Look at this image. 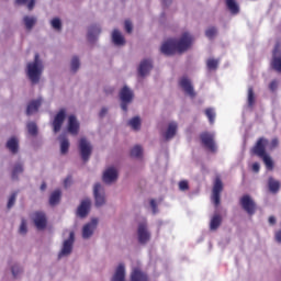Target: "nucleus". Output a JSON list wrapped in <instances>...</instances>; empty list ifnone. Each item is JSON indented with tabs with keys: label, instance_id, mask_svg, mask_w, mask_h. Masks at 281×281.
Listing matches in <instances>:
<instances>
[{
	"label": "nucleus",
	"instance_id": "f257e3e1",
	"mask_svg": "<svg viewBox=\"0 0 281 281\" xmlns=\"http://www.w3.org/2000/svg\"><path fill=\"white\" fill-rule=\"evenodd\" d=\"M194 38L190 33L186 32L182 34V36L177 40H168L165 42L161 47V54H165V56H173V54H183V52H188L190 47H192Z\"/></svg>",
	"mask_w": 281,
	"mask_h": 281
},
{
	"label": "nucleus",
	"instance_id": "f03ea898",
	"mask_svg": "<svg viewBox=\"0 0 281 281\" xmlns=\"http://www.w3.org/2000/svg\"><path fill=\"white\" fill-rule=\"evenodd\" d=\"M126 280V268L124 263H120L115 270L112 281H124ZM130 281H150L148 273L143 271L140 268H133L130 274Z\"/></svg>",
	"mask_w": 281,
	"mask_h": 281
},
{
	"label": "nucleus",
	"instance_id": "7ed1b4c3",
	"mask_svg": "<svg viewBox=\"0 0 281 281\" xmlns=\"http://www.w3.org/2000/svg\"><path fill=\"white\" fill-rule=\"evenodd\" d=\"M41 74H43V64H41L40 55L35 54L34 61L27 64V77L32 85H37Z\"/></svg>",
	"mask_w": 281,
	"mask_h": 281
},
{
	"label": "nucleus",
	"instance_id": "20e7f679",
	"mask_svg": "<svg viewBox=\"0 0 281 281\" xmlns=\"http://www.w3.org/2000/svg\"><path fill=\"white\" fill-rule=\"evenodd\" d=\"M267 146H269V139L259 137L256 144L250 148V155L262 158L267 154Z\"/></svg>",
	"mask_w": 281,
	"mask_h": 281
},
{
	"label": "nucleus",
	"instance_id": "39448f33",
	"mask_svg": "<svg viewBox=\"0 0 281 281\" xmlns=\"http://www.w3.org/2000/svg\"><path fill=\"white\" fill-rule=\"evenodd\" d=\"M79 153L82 161L87 162L90 157L91 153H93V147L91 146V143L87 140V138L82 137L79 139Z\"/></svg>",
	"mask_w": 281,
	"mask_h": 281
},
{
	"label": "nucleus",
	"instance_id": "423d86ee",
	"mask_svg": "<svg viewBox=\"0 0 281 281\" xmlns=\"http://www.w3.org/2000/svg\"><path fill=\"white\" fill-rule=\"evenodd\" d=\"M120 100H121V109L123 111H128V104H131V102H133V90H130L126 86H124L121 91H120Z\"/></svg>",
	"mask_w": 281,
	"mask_h": 281
},
{
	"label": "nucleus",
	"instance_id": "0eeeda50",
	"mask_svg": "<svg viewBox=\"0 0 281 281\" xmlns=\"http://www.w3.org/2000/svg\"><path fill=\"white\" fill-rule=\"evenodd\" d=\"M221 192H223V180H221V177H216L212 190V201L215 207L221 205Z\"/></svg>",
	"mask_w": 281,
	"mask_h": 281
},
{
	"label": "nucleus",
	"instance_id": "6e6552de",
	"mask_svg": "<svg viewBox=\"0 0 281 281\" xmlns=\"http://www.w3.org/2000/svg\"><path fill=\"white\" fill-rule=\"evenodd\" d=\"M201 144L207 148L211 153H216V143L214 142V134L210 132H203L200 134Z\"/></svg>",
	"mask_w": 281,
	"mask_h": 281
},
{
	"label": "nucleus",
	"instance_id": "1a4fd4ad",
	"mask_svg": "<svg viewBox=\"0 0 281 281\" xmlns=\"http://www.w3.org/2000/svg\"><path fill=\"white\" fill-rule=\"evenodd\" d=\"M239 203L245 212L250 216L256 214V202L251 199V195L245 194L240 198Z\"/></svg>",
	"mask_w": 281,
	"mask_h": 281
},
{
	"label": "nucleus",
	"instance_id": "9d476101",
	"mask_svg": "<svg viewBox=\"0 0 281 281\" xmlns=\"http://www.w3.org/2000/svg\"><path fill=\"white\" fill-rule=\"evenodd\" d=\"M65 117H67V111L65 109H60L53 121L54 133H59L60 128H63V124H65Z\"/></svg>",
	"mask_w": 281,
	"mask_h": 281
},
{
	"label": "nucleus",
	"instance_id": "9b49d317",
	"mask_svg": "<svg viewBox=\"0 0 281 281\" xmlns=\"http://www.w3.org/2000/svg\"><path fill=\"white\" fill-rule=\"evenodd\" d=\"M179 85L181 89H183L184 93L191 98H196V92H194V87L192 86V81L188 77H182L179 80Z\"/></svg>",
	"mask_w": 281,
	"mask_h": 281
},
{
	"label": "nucleus",
	"instance_id": "f8f14e48",
	"mask_svg": "<svg viewBox=\"0 0 281 281\" xmlns=\"http://www.w3.org/2000/svg\"><path fill=\"white\" fill-rule=\"evenodd\" d=\"M270 65L274 71H278L279 74H281V49H280V46L278 45L274 47L272 52V60Z\"/></svg>",
	"mask_w": 281,
	"mask_h": 281
},
{
	"label": "nucleus",
	"instance_id": "ddd939ff",
	"mask_svg": "<svg viewBox=\"0 0 281 281\" xmlns=\"http://www.w3.org/2000/svg\"><path fill=\"white\" fill-rule=\"evenodd\" d=\"M74 240H75V234L74 232H70L69 238L66 239L63 244V248L59 252V258H63V256H69L74 249Z\"/></svg>",
	"mask_w": 281,
	"mask_h": 281
},
{
	"label": "nucleus",
	"instance_id": "4468645a",
	"mask_svg": "<svg viewBox=\"0 0 281 281\" xmlns=\"http://www.w3.org/2000/svg\"><path fill=\"white\" fill-rule=\"evenodd\" d=\"M138 243L140 245H146L150 240V233L148 232V227L146 226V223H140L138 225Z\"/></svg>",
	"mask_w": 281,
	"mask_h": 281
},
{
	"label": "nucleus",
	"instance_id": "2eb2a0df",
	"mask_svg": "<svg viewBox=\"0 0 281 281\" xmlns=\"http://www.w3.org/2000/svg\"><path fill=\"white\" fill-rule=\"evenodd\" d=\"M93 194L95 200V206L102 207L106 203V199L104 198V194L102 193V184L95 183L93 187Z\"/></svg>",
	"mask_w": 281,
	"mask_h": 281
},
{
	"label": "nucleus",
	"instance_id": "dca6fc26",
	"mask_svg": "<svg viewBox=\"0 0 281 281\" xmlns=\"http://www.w3.org/2000/svg\"><path fill=\"white\" fill-rule=\"evenodd\" d=\"M33 223L36 229H45L47 227V216L43 212H35Z\"/></svg>",
	"mask_w": 281,
	"mask_h": 281
},
{
	"label": "nucleus",
	"instance_id": "f3484780",
	"mask_svg": "<svg viewBox=\"0 0 281 281\" xmlns=\"http://www.w3.org/2000/svg\"><path fill=\"white\" fill-rule=\"evenodd\" d=\"M80 131V123L78 122V119H76V115L71 114L68 116V133L70 135H78Z\"/></svg>",
	"mask_w": 281,
	"mask_h": 281
},
{
	"label": "nucleus",
	"instance_id": "a211bd4d",
	"mask_svg": "<svg viewBox=\"0 0 281 281\" xmlns=\"http://www.w3.org/2000/svg\"><path fill=\"white\" fill-rule=\"evenodd\" d=\"M89 210H91V200L86 199L78 206L77 214L80 218H85L89 215Z\"/></svg>",
	"mask_w": 281,
	"mask_h": 281
},
{
	"label": "nucleus",
	"instance_id": "6ab92c4d",
	"mask_svg": "<svg viewBox=\"0 0 281 281\" xmlns=\"http://www.w3.org/2000/svg\"><path fill=\"white\" fill-rule=\"evenodd\" d=\"M150 69H153V60L145 59L140 61V65L138 67V76H140V78H144V76H148Z\"/></svg>",
	"mask_w": 281,
	"mask_h": 281
},
{
	"label": "nucleus",
	"instance_id": "aec40b11",
	"mask_svg": "<svg viewBox=\"0 0 281 281\" xmlns=\"http://www.w3.org/2000/svg\"><path fill=\"white\" fill-rule=\"evenodd\" d=\"M103 181L104 183H113V181H117V169L114 167H110L103 172Z\"/></svg>",
	"mask_w": 281,
	"mask_h": 281
},
{
	"label": "nucleus",
	"instance_id": "412c9836",
	"mask_svg": "<svg viewBox=\"0 0 281 281\" xmlns=\"http://www.w3.org/2000/svg\"><path fill=\"white\" fill-rule=\"evenodd\" d=\"M98 226V220H92L91 223H88L82 228V238H91L93 236V229Z\"/></svg>",
	"mask_w": 281,
	"mask_h": 281
},
{
	"label": "nucleus",
	"instance_id": "4be33fe9",
	"mask_svg": "<svg viewBox=\"0 0 281 281\" xmlns=\"http://www.w3.org/2000/svg\"><path fill=\"white\" fill-rule=\"evenodd\" d=\"M41 104H43L42 99L31 101L26 108V115H34V113H37Z\"/></svg>",
	"mask_w": 281,
	"mask_h": 281
},
{
	"label": "nucleus",
	"instance_id": "5701e85b",
	"mask_svg": "<svg viewBox=\"0 0 281 281\" xmlns=\"http://www.w3.org/2000/svg\"><path fill=\"white\" fill-rule=\"evenodd\" d=\"M100 32H102L100 26H98V25L90 26L89 30H88V41H89V43H94V41H97L98 36H100Z\"/></svg>",
	"mask_w": 281,
	"mask_h": 281
},
{
	"label": "nucleus",
	"instance_id": "b1692460",
	"mask_svg": "<svg viewBox=\"0 0 281 281\" xmlns=\"http://www.w3.org/2000/svg\"><path fill=\"white\" fill-rule=\"evenodd\" d=\"M7 148L8 150H10V153H12V155H16V153H19V138L16 137H11L8 142H7Z\"/></svg>",
	"mask_w": 281,
	"mask_h": 281
},
{
	"label": "nucleus",
	"instance_id": "393cba45",
	"mask_svg": "<svg viewBox=\"0 0 281 281\" xmlns=\"http://www.w3.org/2000/svg\"><path fill=\"white\" fill-rule=\"evenodd\" d=\"M177 135V123H170L168 125V128L164 135L165 139L168 142L169 139H172Z\"/></svg>",
	"mask_w": 281,
	"mask_h": 281
},
{
	"label": "nucleus",
	"instance_id": "a878e982",
	"mask_svg": "<svg viewBox=\"0 0 281 281\" xmlns=\"http://www.w3.org/2000/svg\"><path fill=\"white\" fill-rule=\"evenodd\" d=\"M112 41L114 45H124L126 43L124 36H122V33H120L117 29H115L112 33Z\"/></svg>",
	"mask_w": 281,
	"mask_h": 281
},
{
	"label": "nucleus",
	"instance_id": "bb28decb",
	"mask_svg": "<svg viewBox=\"0 0 281 281\" xmlns=\"http://www.w3.org/2000/svg\"><path fill=\"white\" fill-rule=\"evenodd\" d=\"M221 223H223V217H221L220 214H215L210 223V229H212L213 232H215V229H217L218 227H221Z\"/></svg>",
	"mask_w": 281,
	"mask_h": 281
},
{
	"label": "nucleus",
	"instance_id": "cd10ccee",
	"mask_svg": "<svg viewBox=\"0 0 281 281\" xmlns=\"http://www.w3.org/2000/svg\"><path fill=\"white\" fill-rule=\"evenodd\" d=\"M226 8L233 14H238V12H240V7H238V2H236V0H226Z\"/></svg>",
	"mask_w": 281,
	"mask_h": 281
},
{
	"label": "nucleus",
	"instance_id": "c85d7f7f",
	"mask_svg": "<svg viewBox=\"0 0 281 281\" xmlns=\"http://www.w3.org/2000/svg\"><path fill=\"white\" fill-rule=\"evenodd\" d=\"M268 188H269L270 192L276 194L280 190V181H278L273 178H269L268 179Z\"/></svg>",
	"mask_w": 281,
	"mask_h": 281
},
{
	"label": "nucleus",
	"instance_id": "c756f323",
	"mask_svg": "<svg viewBox=\"0 0 281 281\" xmlns=\"http://www.w3.org/2000/svg\"><path fill=\"white\" fill-rule=\"evenodd\" d=\"M128 126H131L133 131H139V128H142V119H139V116H134L128 121Z\"/></svg>",
	"mask_w": 281,
	"mask_h": 281
},
{
	"label": "nucleus",
	"instance_id": "7c9ffc66",
	"mask_svg": "<svg viewBox=\"0 0 281 281\" xmlns=\"http://www.w3.org/2000/svg\"><path fill=\"white\" fill-rule=\"evenodd\" d=\"M60 190H55L49 198V205H58L60 203Z\"/></svg>",
	"mask_w": 281,
	"mask_h": 281
},
{
	"label": "nucleus",
	"instance_id": "2f4dec72",
	"mask_svg": "<svg viewBox=\"0 0 281 281\" xmlns=\"http://www.w3.org/2000/svg\"><path fill=\"white\" fill-rule=\"evenodd\" d=\"M23 22H24L26 30H32V27H34V25H36V18L25 15L23 18Z\"/></svg>",
	"mask_w": 281,
	"mask_h": 281
},
{
	"label": "nucleus",
	"instance_id": "473e14b6",
	"mask_svg": "<svg viewBox=\"0 0 281 281\" xmlns=\"http://www.w3.org/2000/svg\"><path fill=\"white\" fill-rule=\"evenodd\" d=\"M130 155L131 157H135L136 159H139V157L144 155V149L142 148V146L136 145L131 149Z\"/></svg>",
	"mask_w": 281,
	"mask_h": 281
},
{
	"label": "nucleus",
	"instance_id": "72a5a7b5",
	"mask_svg": "<svg viewBox=\"0 0 281 281\" xmlns=\"http://www.w3.org/2000/svg\"><path fill=\"white\" fill-rule=\"evenodd\" d=\"M22 172H23V165L22 164H16L13 167L11 179H13V181L19 179V175H22Z\"/></svg>",
	"mask_w": 281,
	"mask_h": 281
},
{
	"label": "nucleus",
	"instance_id": "f704fd0d",
	"mask_svg": "<svg viewBox=\"0 0 281 281\" xmlns=\"http://www.w3.org/2000/svg\"><path fill=\"white\" fill-rule=\"evenodd\" d=\"M26 128L29 131V134L32 135V137H36V135H38V126H36V123L34 122L27 123Z\"/></svg>",
	"mask_w": 281,
	"mask_h": 281
},
{
	"label": "nucleus",
	"instance_id": "c9c22d12",
	"mask_svg": "<svg viewBox=\"0 0 281 281\" xmlns=\"http://www.w3.org/2000/svg\"><path fill=\"white\" fill-rule=\"evenodd\" d=\"M61 155H67L69 153V139L63 138L60 143Z\"/></svg>",
	"mask_w": 281,
	"mask_h": 281
},
{
	"label": "nucleus",
	"instance_id": "e433bc0d",
	"mask_svg": "<svg viewBox=\"0 0 281 281\" xmlns=\"http://www.w3.org/2000/svg\"><path fill=\"white\" fill-rule=\"evenodd\" d=\"M261 159L268 170H273V160L271 159L269 154H266V156H262Z\"/></svg>",
	"mask_w": 281,
	"mask_h": 281
},
{
	"label": "nucleus",
	"instance_id": "4c0bfd02",
	"mask_svg": "<svg viewBox=\"0 0 281 281\" xmlns=\"http://www.w3.org/2000/svg\"><path fill=\"white\" fill-rule=\"evenodd\" d=\"M78 69H80V58H78V56H75L71 59V71L76 74Z\"/></svg>",
	"mask_w": 281,
	"mask_h": 281
},
{
	"label": "nucleus",
	"instance_id": "58836bf2",
	"mask_svg": "<svg viewBox=\"0 0 281 281\" xmlns=\"http://www.w3.org/2000/svg\"><path fill=\"white\" fill-rule=\"evenodd\" d=\"M254 104H256V94L254 88H248V105L254 106Z\"/></svg>",
	"mask_w": 281,
	"mask_h": 281
},
{
	"label": "nucleus",
	"instance_id": "ea45409f",
	"mask_svg": "<svg viewBox=\"0 0 281 281\" xmlns=\"http://www.w3.org/2000/svg\"><path fill=\"white\" fill-rule=\"evenodd\" d=\"M205 115L209 119L210 124H213L214 120L216 119V113L211 108L205 110Z\"/></svg>",
	"mask_w": 281,
	"mask_h": 281
},
{
	"label": "nucleus",
	"instance_id": "a19ab883",
	"mask_svg": "<svg viewBox=\"0 0 281 281\" xmlns=\"http://www.w3.org/2000/svg\"><path fill=\"white\" fill-rule=\"evenodd\" d=\"M52 27H54V30H57L58 32H60V30H63V23L60 22V19L55 18L52 20L50 22Z\"/></svg>",
	"mask_w": 281,
	"mask_h": 281
},
{
	"label": "nucleus",
	"instance_id": "79ce46f5",
	"mask_svg": "<svg viewBox=\"0 0 281 281\" xmlns=\"http://www.w3.org/2000/svg\"><path fill=\"white\" fill-rule=\"evenodd\" d=\"M206 67L207 69H217L218 67V60L214 59V58H210L206 61Z\"/></svg>",
	"mask_w": 281,
	"mask_h": 281
},
{
	"label": "nucleus",
	"instance_id": "37998d69",
	"mask_svg": "<svg viewBox=\"0 0 281 281\" xmlns=\"http://www.w3.org/2000/svg\"><path fill=\"white\" fill-rule=\"evenodd\" d=\"M14 203H16V192H13L8 201L7 207L10 210L11 207L14 206Z\"/></svg>",
	"mask_w": 281,
	"mask_h": 281
},
{
	"label": "nucleus",
	"instance_id": "c03bdc74",
	"mask_svg": "<svg viewBox=\"0 0 281 281\" xmlns=\"http://www.w3.org/2000/svg\"><path fill=\"white\" fill-rule=\"evenodd\" d=\"M179 190H181L182 192H186V190H190V184L187 180H181L179 182Z\"/></svg>",
	"mask_w": 281,
	"mask_h": 281
},
{
	"label": "nucleus",
	"instance_id": "a18cd8bd",
	"mask_svg": "<svg viewBox=\"0 0 281 281\" xmlns=\"http://www.w3.org/2000/svg\"><path fill=\"white\" fill-rule=\"evenodd\" d=\"M216 27H214V26H212V27H210V29H207L206 30V32H205V36L207 37V38H214V35L216 34Z\"/></svg>",
	"mask_w": 281,
	"mask_h": 281
},
{
	"label": "nucleus",
	"instance_id": "49530a36",
	"mask_svg": "<svg viewBox=\"0 0 281 281\" xmlns=\"http://www.w3.org/2000/svg\"><path fill=\"white\" fill-rule=\"evenodd\" d=\"M19 232L20 234H27V222L25 220H22Z\"/></svg>",
	"mask_w": 281,
	"mask_h": 281
},
{
	"label": "nucleus",
	"instance_id": "de8ad7c7",
	"mask_svg": "<svg viewBox=\"0 0 281 281\" xmlns=\"http://www.w3.org/2000/svg\"><path fill=\"white\" fill-rule=\"evenodd\" d=\"M125 32H127V34H131V32H133V23L130 20L125 21Z\"/></svg>",
	"mask_w": 281,
	"mask_h": 281
},
{
	"label": "nucleus",
	"instance_id": "09e8293b",
	"mask_svg": "<svg viewBox=\"0 0 281 281\" xmlns=\"http://www.w3.org/2000/svg\"><path fill=\"white\" fill-rule=\"evenodd\" d=\"M11 271H12L13 278H16L19 276V273H21V268H19L18 266H13L11 268Z\"/></svg>",
	"mask_w": 281,
	"mask_h": 281
},
{
	"label": "nucleus",
	"instance_id": "8fccbe9b",
	"mask_svg": "<svg viewBox=\"0 0 281 281\" xmlns=\"http://www.w3.org/2000/svg\"><path fill=\"white\" fill-rule=\"evenodd\" d=\"M279 144H280V142L278 140V138H273L270 143V150H273L274 148H278Z\"/></svg>",
	"mask_w": 281,
	"mask_h": 281
},
{
	"label": "nucleus",
	"instance_id": "3c124183",
	"mask_svg": "<svg viewBox=\"0 0 281 281\" xmlns=\"http://www.w3.org/2000/svg\"><path fill=\"white\" fill-rule=\"evenodd\" d=\"M269 89L270 91H276V89H278V81L277 80L271 81L269 85Z\"/></svg>",
	"mask_w": 281,
	"mask_h": 281
},
{
	"label": "nucleus",
	"instance_id": "603ef678",
	"mask_svg": "<svg viewBox=\"0 0 281 281\" xmlns=\"http://www.w3.org/2000/svg\"><path fill=\"white\" fill-rule=\"evenodd\" d=\"M252 172H260V164L254 162L251 166Z\"/></svg>",
	"mask_w": 281,
	"mask_h": 281
},
{
	"label": "nucleus",
	"instance_id": "864d4df0",
	"mask_svg": "<svg viewBox=\"0 0 281 281\" xmlns=\"http://www.w3.org/2000/svg\"><path fill=\"white\" fill-rule=\"evenodd\" d=\"M34 5H36V0H30V2L27 3V9L34 10Z\"/></svg>",
	"mask_w": 281,
	"mask_h": 281
},
{
	"label": "nucleus",
	"instance_id": "5fc2aeb1",
	"mask_svg": "<svg viewBox=\"0 0 281 281\" xmlns=\"http://www.w3.org/2000/svg\"><path fill=\"white\" fill-rule=\"evenodd\" d=\"M150 206H151L153 212L155 214V212H157V202L155 200H150Z\"/></svg>",
	"mask_w": 281,
	"mask_h": 281
},
{
	"label": "nucleus",
	"instance_id": "6e6d98bb",
	"mask_svg": "<svg viewBox=\"0 0 281 281\" xmlns=\"http://www.w3.org/2000/svg\"><path fill=\"white\" fill-rule=\"evenodd\" d=\"M106 113H109V109L102 108L101 111H100V113H99V115H100L101 117H104V115H106Z\"/></svg>",
	"mask_w": 281,
	"mask_h": 281
},
{
	"label": "nucleus",
	"instance_id": "4d7b16f0",
	"mask_svg": "<svg viewBox=\"0 0 281 281\" xmlns=\"http://www.w3.org/2000/svg\"><path fill=\"white\" fill-rule=\"evenodd\" d=\"M268 221L270 225H276V216L271 215Z\"/></svg>",
	"mask_w": 281,
	"mask_h": 281
},
{
	"label": "nucleus",
	"instance_id": "13d9d810",
	"mask_svg": "<svg viewBox=\"0 0 281 281\" xmlns=\"http://www.w3.org/2000/svg\"><path fill=\"white\" fill-rule=\"evenodd\" d=\"M276 239L278 243H281V231L276 233Z\"/></svg>",
	"mask_w": 281,
	"mask_h": 281
},
{
	"label": "nucleus",
	"instance_id": "bf43d9fd",
	"mask_svg": "<svg viewBox=\"0 0 281 281\" xmlns=\"http://www.w3.org/2000/svg\"><path fill=\"white\" fill-rule=\"evenodd\" d=\"M15 3L18 5H24V3H27V0H15Z\"/></svg>",
	"mask_w": 281,
	"mask_h": 281
},
{
	"label": "nucleus",
	"instance_id": "052dcab7",
	"mask_svg": "<svg viewBox=\"0 0 281 281\" xmlns=\"http://www.w3.org/2000/svg\"><path fill=\"white\" fill-rule=\"evenodd\" d=\"M172 3V0H162V5H170Z\"/></svg>",
	"mask_w": 281,
	"mask_h": 281
},
{
	"label": "nucleus",
	"instance_id": "680f3d73",
	"mask_svg": "<svg viewBox=\"0 0 281 281\" xmlns=\"http://www.w3.org/2000/svg\"><path fill=\"white\" fill-rule=\"evenodd\" d=\"M41 190H42V192L45 191V190H47V183L43 182V183L41 184Z\"/></svg>",
	"mask_w": 281,
	"mask_h": 281
},
{
	"label": "nucleus",
	"instance_id": "e2e57ef3",
	"mask_svg": "<svg viewBox=\"0 0 281 281\" xmlns=\"http://www.w3.org/2000/svg\"><path fill=\"white\" fill-rule=\"evenodd\" d=\"M69 181H71V178H66L64 184L67 187L69 184Z\"/></svg>",
	"mask_w": 281,
	"mask_h": 281
},
{
	"label": "nucleus",
	"instance_id": "0e129e2a",
	"mask_svg": "<svg viewBox=\"0 0 281 281\" xmlns=\"http://www.w3.org/2000/svg\"><path fill=\"white\" fill-rule=\"evenodd\" d=\"M113 89L105 90V93H112Z\"/></svg>",
	"mask_w": 281,
	"mask_h": 281
}]
</instances>
